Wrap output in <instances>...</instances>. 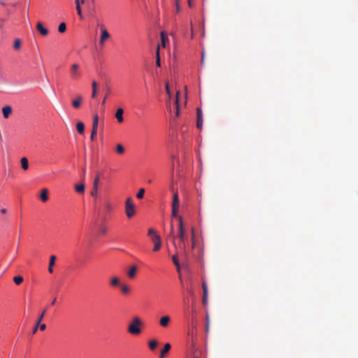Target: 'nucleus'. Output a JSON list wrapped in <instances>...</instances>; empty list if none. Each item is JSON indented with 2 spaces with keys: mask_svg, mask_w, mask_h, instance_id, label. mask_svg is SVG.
Here are the masks:
<instances>
[{
  "mask_svg": "<svg viewBox=\"0 0 358 358\" xmlns=\"http://www.w3.org/2000/svg\"><path fill=\"white\" fill-rule=\"evenodd\" d=\"M13 280L16 285H20L23 282V278L21 275H17L13 278Z\"/></svg>",
  "mask_w": 358,
  "mask_h": 358,
  "instance_id": "c756f323",
  "label": "nucleus"
},
{
  "mask_svg": "<svg viewBox=\"0 0 358 358\" xmlns=\"http://www.w3.org/2000/svg\"><path fill=\"white\" fill-rule=\"evenodd\" d=\"M97 86L98 84L95 80H93L92 82V98H95L97 93Z\"/></svg>",
  "mask_w": 358,
  "mask_h": 358,
  "instance_id": "a211bd4d",
  "label": "nucleus"
},
{
  "mask_svg": "<svg viewBox=\"0 0 358 358\" xmlns=\"http://www.w3.org/2000/svg\"><path fill=\"white\" fill-rule=\"evenodd\" d=\"M175 266L176 267V270H177L178 273H180L181 272L180 264H178V265H175Z\"/></svg>",
  "mask_w": 358,
  "mask_h": 358,
  "instance_id": "8fccbe9b",
  "label": "nucleus"
},
{
  "mask_svg": "<svg viewBox=\"0 0 358 358\" xmlns=\"http://www.w3.org/2000/svg\"><path fill=\"white\" fill-rule=\"evenodd\" d=\"M202 124H203V119H201V120H197L196 127L198 129H201L202 128Z\"/></svg>",
  "mask_w": 358,
  "mask_h": 358,
  "instance_id": "c03bdc74",
  "label": "nucleus"
},
{
  "mask_svg": "<svg viewBox=\"0 0 358 358\" xmlns=\"http://www.w3.org/2000/svg\"><path fill=\"white\" fill-rule=\"evenodd\" d=\"M191 234L192 249L194 250L196 247V234L194 227L192 228Z\"/></svg>",
  "mask_w": 358,
  "mask_h": 358,
  "instance_id": "dca6fc26",
  "label": "nucleus"
},
{
  "mask_svg": "<svg viewBox=\"0 0 358 358\" xmlns=\"http://www.w3.org/2000/svg\"><path fill=\"white\" fill-rule=\"evenodd\" d=\"M120 280L117 277H114L111 279L110 283L113 286H116L119 284Z\"/></svg>",
  "mask_w": 358,
  "mask_h": 358,
  "instance_id": "e433bc0d",
  "label": "nucleus"
},
{
  "mask_svg": "<svg viewBox=\"0 0 358 358\" xmlns=\"http://www.w3.org/2000/svg\"><path fill=\"white\" fill-rule=\"evenodd\" d=\"M98 125H99V115L98 114H95L93 117V122H92V129H98Z\"/></svg>",
  "mask_w": 358,
  "mask_h": 358,
  "instance_id": "aec40b11",
  "label": "nucleus"
},
{
  "mask_svg": "<svg viewBox=\"0 0 358 358\" xmlns=\"http://www.w3.org/2000/svg\"><path fill=\"white\" fill-rule=\"evenodd\" d=\"M40 198L43 201V202H45L48 200V189H43L41 193V195H40Z\"/></svg>",
  "mask_w": 358,
  "mask_h": 358,
  "instance_id": "412c9836",
  "label": "nucleus"
},
{
  "mask_svg": "<svg viewBox=\"0 0 358 358\" xmlns=\"http://www.w3.org/2000/svg\"><path fill=\"white\" fill-rule=\"evenodd\" d=\"M76 191L78 193H83L85 191V185L84 183H81L79 185H76L75 187Z\"/></svg>",
  "mask_w": 358,
  "mask_h": 358,
  "instance_id": "b1692460",
  "label": "nucleus"
},
{
  "mask_svg": "<svg viewBox=\"0 0 358 358\" xmlns=\"http://www.w3.org/2000/svg\"><path fill=\"white\" fill-rule=\"evenodd\" d=\"M3 27V23L2 22V23L0 24V28L2 29Z\"/></svg>",
  "mask_w": 358,
  "mask_h": 358,
  "instance_id": "13d9d810",
  "label": "nucleus"
},
{
  "mask_svg": "<svg viewBox=\"0 0 358 358\" xmlns=\"http://www.w3.org/2000/svg\"><path fill=\"white\" fill-rule=\"evenodd\" d=\"M55 260H56V256H55V255L50 256V261H49V266H48V271L50 273H52L53 272L52 267L55 264Z\"/></svg>",
  "mask_w": 358,
  "mask_h": 358,
  "instance_id": "2eb2a0df",
  "label": "nucleus"
},
{
  "mask_svg": "<svg viewBox=\"0 0 358 358\" xmlns=\"http://www.w3.org/2000/svg\"><path fill=\"white\" fill-rule=\"evenodd\" d=\"M36 29L42 36H46L48 34V29L40 22L36 24Z\"/></svg>",
  "mask_w": 358,
  "mask_h": 358,
  "instance_id": "1a4fd4ad",
  "label": "nucleus"
},
{
  "mask_svg": "<svg viewBox=\"0 0 358 358\" xmlns=\"http://www.w3.org/2000/svg\"><path fill=\"white\" fill-rule=\"evenodd\" d=\"M202 117V111L201 108H197V120H201Z\"/></svg>",
  "mask_w": 358,
  "mask_h": 358,
  "instance_id": "79ce46f5",
  "label": "nucleus"
},
{
  "mask_svg": "<svg viewBox=\"0 0 358 358\" xmlns=\"http://www.w3.org/2000/svg\"><path fill=\"white\" fill-rule=\"evenodd\" d=\"M188 4L189 7H192L191 0H188Z\"/></svg>",
  "mask_w": 358,
  "mask_h": 358,
  "instance_id": "6e6d98bb",
  "label": "nucleus"
},
{
  "mask_svg": "<svg viewBox=\"0 0 358 358\" xmlns=\"http://www.w3.org/2000/svg\"><path fill=\"white\" fill-rule=\"evenodd\" d=\"M159 48H160V45H158L157 48V52H156V55H157L156 64L159 67L161 66L160 57H159Z\"/></svg>",
  "mask_w": 358,
  "mask_h": 358,
  "instance_id": "bb28decb",
  "label": "nucleus"
},
{
  "mask_svg": "<svg viewBox=\"0 0 358 358\" xmlns=\"http://www.w3.org/2000/svg\"><path fill=\"white\" fill-rule=\"evenodd\" d=\"M173 225H171V235H173Z\"/></svg>",
  "mask_w": 358,
  "mask_h": 358,
  "instance_id": "5fc2aeb1",
  "label": "nucleus"
},
{
  "mask_svg": "<svg viewBox=\"0 0 358 358\" xmlns=\"http://www.w3.org/2000/svg\"><path fill=\"white\" fill-rule=\"evenodd\" d=\"M76 3L77 13L80 15V17L82 18L83 15H82V11H81V8H80V1L78 0H76Z\"/></svg>",
  "mask_w": 358,
  "mask_h": 358,
  "instance_id": "cd10ccee",
  "label": "nucleus"
},
{
  "mask_svg": "<svg viewBox=\"0 0 358 358\" xmlns=\"http://www.w3.org/2000/svg\"><path fill=\"white\" fill-rule=\"evenodd\" d=\"M145 189L143 188H141L139 189L138 192L136 194V197L139 199H142L144 196Z\"/></svg>",
  "mask_w": 358,
  "mask_h": 358,
  "instance_id": "c9c22d12",
  "label": "nucleus"
},
{
  "mask_svg": "<svg viewBox=\"0 0 358 358\" xmlns=\"http://www.w3.org/2000/svg\"><path fill=\"white\" fill-rule=\"evenodd\" d=\"M171 346V344L170 343H166L164 346V348L162 349V350L161 351V354H160V358H164V357L166 356V353H168V352L170 350Z\"/></svg>",
  "mask_w": 358,
  "mask_h": 358,
  "instance_id": "4468645a",
  "label": "nucleus"
},
{
  "mask_svg": "<svg viewBox=\"0 0 358 358\" xmlns=\"http://www.w3.org/2000/svg\"><path fill=\"white\" fill-rule=\"evenodd\" d=\"M20 163L23 170L26 171L29 169V162L26 157H22L20 160Z\"/></svg>",
  "mask_w": 358,
  "mask_h": 358,
  "instance_id": "6ab92c4d",
  "label": "nucleus"
},
{
  "mask_svg": "<svg viewBox=\"0 0 358 358\" xmlns=\"http://www.w3.org/2000/svg\"><path fill=\"white\" fill-rule=\"evenodd\" d=\"M136 271H137V266L136 265H132L127 272L128 277L129 278H134L136 276Z\"/></svg>",
  "mask_w": 358,
  "mask_h": 358,
  "instance_id": "9b49d317",
  "label": "nucleus"
},
{
  "mask_svg": "<svg viewBox=\"0 0 358 358\" xmlns=\"http://www.w3.org/2000/svg\"><path fill=\"white\" fill-rule=\"evenodd\" d=\"M3 115L5 118H8L12 113V108L10 106H6L2 108Z\"/></svg>",
  "mask_w": 358,
  "mask_h": 358,
  "instance_id": "ddd939ff",
  "label": "nucleus"
},
{
  "mask_svg": "<svg viewBox=\"0 0 358 358\" xmlns=\"http://www.w3.org/2000/svg\"><path fill=\"white\" fill-rule=\"evenodd\" d=\"M39 329L41 330V331H43L46 328V325L45 324H39V326H38Z\"/></svg>",
  "mask_w": 358,
  "mask_h": 358,
  "instance_id": "de8ad7c7",
  "label": "nucleus"
},
{
  "mask_svg": "<svg viewBox=\"0 0 358 358\" xmlns=\"http://www.w3.org/2000/svg\"><path fill=\"white\" fill-rule=\"evenodd\" d=\"M169 321L170 317L169 316H163L162 317H161L159 323L162 327H165L168 326Z\"/></svg>",
  "mask_w": 358,
  "mask_h": 358,
  "instance_id": "f3484780",
  "label": "nucleus"
},
{
  "mask_svg": "<svg viewBox=\"0 0 358 358\" xmlns=\"http://www.w3.org/2000/svg\"><path fill=\"white\" fill-rule=\"evenodd\" d=\"M158 345V342L156 340H152L149 342V348L151 350H154Z\"/></svg>",
  "mask_w": 358,
  "mask_h": 358,
  "instance_id": "a878e982",
  "label": "nucleus"
},
{
  "mask_svg": "<svg viewBox=\"0 0 358 358\" xmlns=\"http://www.w3.org/2000/svg\"><path fill=\"white\" fill-rule=\"evenodd\" d=\"M79 65L78 64H73L71 66V76L73 80H78L80 76L78 71Z\"/></svg>",
  "mask_w": 358,
  "mask_h": 358,
  "instance_id": "0eeeda50",
  "label": "nucleus"
},
{
  "mask_svg": "<svg viewBox=\"0 0 358 358\" xmlns=\"http://www.w3.org/2000/svg\"><path fill=\"white\" fill-rule=\"evenodd\" d=\"M100 27H101V37H100V40H99V43L101 45H103L105 41L109 38L110 34L108 32V31L104 25H101Z\"/></svg>",
  "mask_w": 358,
  "mask_h": 358,
  "instance_id": "423d86ee",
  "label": "nucleus"
},
{
  "mask_svg": "<svg viewBox=\"0 0 358 358\" xmlns=\"http://www.w3.org/2000/svg\"><path fill=\"white\" fill-rule=\"evenodd\" d=\"M202 289H203V303H206L207 302V298H208V286L205 281H203V282H202Z\"/></svg>",
  "mask_w": 358,
  "mask_h": 358,
  "instance_id": "f8f14e48",
  "label": "nucleus"
},
{
  "mask_svg": "<svg viewBox=\"0 0 358 358\" xmlns=\"http://www.w3.org/2000/svg\"><path fill=\"white\" fill-rule=\"evenodd\" d=\"M99 178L100 175L99 173H97L93 182V187H95V188L99 187Z\"/></svg>",
  "mask_w": 358,
  "mask_h": 358,
  "instance_id": "2f4dec72",
  "label": "nucleus"
},
{
  "mask_svg": "<svg viewBox=\"0 0 358 358\" xmlns=\"http://www.w3.org/2000/svg\"><path fill=\"white\" fill-rule=\"evenodd\" d=\"M107 96H108V94H106V95L104 96V98H103V101H102V105H104V104H105V103H106V98H107Z\"/></svg>",
  "mask_w": 358,
  "mask_h": 358,
  "instance_id": "3c124183",
  "label": "nucleus"
},
{
  "mask_svg": "<svg viewBox=\"0 0 358 358\" xmlns=\"http://www.w3.org/2000/svg\"><path fill=\"white\" fill-rule=\"evenodd\" d=\"M191 325L192 327H196V320L194 318H192Z\"/></svg>",
  "mask_w": 358,
  "mask_h": 358,
  "instance_id": "49530a36",
  "label": "nucleus"
},
{
  "mask_svg": "<svg viewBox=\"0 0 358 358\" xmlns=\"http://www.w3.org/2000/svg\"><path fill=\"white\" fill-rule=\"evenodd\" d=\"M21 47V41L19 38H16L14 41L13 48L16 50H19Z\"/></svg>",
  "mask_w": 358,
  "mask_h": 358,
  "instance_id": "c85d7f7f",
  "label": "nucleus"
},
{
  "mask_svg": "<svg viewBox=\"0 0 358 358\" xmlns=\"http://www.w3.org/2000/svg\"><path fill=\"white\" fill-rule=\"evenodd\" d=\"M178 220H179V234H178V236H179V238L181 241V243H182L184 248L185 247V243H186V236H185V228L183 227V224H182V217L181 216H179L178 217Z\"/></svg>",
  "mask_w": 358,
  "mask_h": 358,
  "instance_id": "7ed1b4c3",
  "label": "nucleus"
},
{
  "mask_svg": "<svg viewBox=\"0 0 358 358\" xmlns=\"http://www.w3.org/2000/svg\"><path fill=\"white\" fill-rule=\"evenodd\" d=\"M76 129H77L78 132L80 134H83L84 133V130H85L84 124L81 122H78L76 124Z\"/></svg>",
  "mask_w": 358,
  "mask_h": 358,
  "instance_id": "4be33fe9",
  "label": "nucleus"
},
{
  "mask_svg": "<svg viewBox=\"0 0 358 358\" xmlns=\"http://www.w3.org/2000/svg\"><path fill=\"white\" fill-rule=\"evenodd\" d=\"M66 25L64 22H62L59 24V27H58L59 32L63 33L66 31Z\"/></svg>",
  "mask_w": 358,
  "mask_h": 358,
  "instance_id": "7c9ffc66",
  "label": "nucleus"
},
{
  "mask_svg": "<svg viewBox=\"0 0 358 358\" xmlns=\"http://www.w3.org/2000/svg\"><path fill=\"white\" fill-rule=\"evenodd\" d=\"M96 134H97V130L92 129V133H91V136H90V139L92 141H94L96 139Z\"/></svg>",
  "mask_w": 358,
  "mask_h": 358,
  "instance_id": "4c0bfd02",
  "label": "nucleus"
},
{
  "mask_svg": "<svg viewBox=\"0 0 358 358\" xmlns=\"http://www.w3.org/2000/svg\"><path fill=\"white\" fill-rule=\"evenodd\" d=\"M123 113H124V110L121 108H118L115 113V116L117 122L120 123L122 122L124 120Z\"/></svg>",
  "mask_w": 358,
  "mask_h": 358,
  "instance_id": "9d476101",
  "label": "nucleus"
},
{
  "mask_svg": "<svg viewBox=\"0 0 358 358\" xmlns=\"http://www.w3.org/2000/svg\"><path fill=\"white\" fill-rule=\"evenodd\" d=\"M1 213L2 214H4V213H6V210L5 208H3V209H1Z\"/></svg>",
  "mask_w": 358,
  "mask_h": 358,
  "instance_id": "603ef678",
  "label": "nucleus"
},
{
  "mask_svg": "<svg viewBox=\"0 0 358 358\" xmlns=\"http://www.w3.org/2000/svg\"><path fill=\"white\" fill-rule=\"evenodd\" d=\"M172 260L175 265H178V264H180L178 256L176 255L172 256Z\"/></svg>",
  "mask_w": 358,
  "mask_h": 358,
  "instance_id": "ea45409f",
  "label": "nucleus"
},
{
  "mask_svg": "<svg viewBox=\"0 0 358 358\" xmlns=\"http://www.w3.org/2000/svg\"><path fill=\"white\" fill-rule=\"evenodd\" d=\"M179 208V197L178 192H175L173 196L172 201V216L177 217V211Z\"/></svg>",
  "mask_w": 358,
  "mask_h": 358,
  "instance_id": "20e7f679",
  "label": "nucleus"
},
{
  "mask_svg": "<svg viewBox=\"0 0 358 358\" xmlns=\"http://www.w3.org/2000/svg\"><path fill=\"white\" fill-rule=\"evenodd\" d=\"M150 239L155 244L153 251H159L162 247V241L160 236L158 234H155V236H151Z\"/></svg>",
  "mask_w": 358,
  "mask_h": 358,
  "instance_id": "39448f33",
  "label": "nucleus"
},
{
  "mask_svg": "<svg viewBox=\"0 0 358 358\" xmlns=\"http://www.w3.org/2000/svg\"><path fill=\"white\" fill-rule=\"evenodd\" d=\"M116 152L118 154H122L124 152V148L121 144H118L116 146Z\"/></svg>",
  "mask_w": 358,
  "mask_h": 358,
  "instance_id": "72a5a7b5",
  "label": "nucleus"
},
{
  "mask_svg": "<svg viewBox=\"0 0 358 358\" xmlns=\"http://www.w3.org/2000/svg\"><path fill=\"white\" fill-rule=\"evenodd\" d=\"M107 231H108V229H107L106 227H105V226H101V234H106L107 233Z\"/></svg>",
  "mask_w": 358,
  "mask_h": 358,
  "instance_id": "a18cd8bd",
  "label": "nucleus"
},
{
  "mask_svg": "<svg viewBox=\"0 0 358 358\" xmlns=\"http://www.w3.org/2000/svg\"><path fill=\"white\" fill-rule=\"evenodd\" d=\"M121 290L124 294H128L129 292L130 288L127 285H121Z\"/></svg>",
  "mask_w": 358,
  "mask_h": 358,
  "instance_id": "473e14b6",
  "label": "nucleus"
},
{
  "mask_svg": "<svg viewBox=\"0 0 358 358\" xmlns=\"http://www.w3.org/2000/svg\"><path fill=\"white\" fill-rule=\"evenodd\" d=\"M43 315H41L40 317L37 320L36 322V324H35V327L32 331V334H36L38 328V326H39V324L41 323L42 319H43Z\"/></svg>",
  "mask_w": 358,
  "mask_h": 358,
  "instance_id": "393cba45",
  "label": "nucleus"
},
{
  "mask_svg": "<svg viewBox=\"0 0 358 358\" xmlns=\"http://www.w3.org/2000/svg\"><path fill=\"white\" fill-rule=\"evenodd\" d=\"M155 234H157V231L154 229L150 228L148 229V236L151 238V236H155Z\"/></svg>",
  "mask_w": 358,
  "mask_h": 358,
  "instance_id": "58836bf2",
  "label": "nucleus"
},
{
  "mask_svg": "<svg viewBox=\"0 0 358 358\" xmlns=\"http://www.w3.org/2000/svg\"><path fill=\"white\" fill-rule=\"evenodd\" d=\"M143 327V320L138 317H134L128 323L127 331L131 335H139Z\"/></svg>",
  "mask_w": 358,
  "mask_h": 358,
  "instance_id": "f257e3e1",
  "label": "nucleus"
},
{
  "mask_svg": "<svg viewBox=\"0 0 358 358\" xmlns=\"http://www.w3.org/2000/svg\"><path fill=\"white\" fill-rule=\"evenodd\" d=\"M161 39H162L161 45L164 48L166 45V43L168 41V37L166 36V34L164 31L161 32Z\"/></svg>",
  "mask_w": 358,
  "mask_h": 358,
  "instance_id": "5701e85b",
  "label": "nucleus"
},
{
  "mask_svg": "<svg viewBox=\"0 0 358 358\" xmlns=\"http://www.w3.org/2000/svg\"><path fill=\"white\" fill-rule=\"evenodd\" d=\"M135 205L131 198H128L125 203V213L128 218L132 217L135 215Z\"/></svg>",
  "mask_w": 358,
  "mask_h": 358,
  "instance_id": "f03ea898",
  "label": "nucleus"
},
{
  "mask_svg": "<svg viewBox=\"0 0 358 358\" xmlns=\"http://www.w3.org/2000/svg\"><path fill=\"white\" fill-rule=\"evenodd\" d=\"M195 358H198V357H195Z\"/></svg>",
  "mask_w": 358,
  "mask_h": 358,
  "instance_id": "bf43d9fd",
  "label": "nucleus"
},
{
  "mask_svg": "<svg viewBox=\"0 0 358 358\" xmlns=\"http://www.w3.org/2000/svg\"><path fill=\"white\" fill-rule=\"evenodd\" d=\"M98 188L99 187H93V189L91 192V196H96L97 195V192H98Z\"/></svg>",
  "mask_w": 358,
  "mask_h": 358,
  "instance_id": "a19ab883",
  "label": "nucleus"
},
{
  "mask_svg": "<svg viewBox=\"0 0 358 358\" xmlns=\"http://www.w3.org/2000/svg\"><path fill=\"white\" fill-rule=\"evenodd\" d=\"M175 238H176V236L173 235V244H175Z\"/></svg>",
  "mask_w": 358,
  "mask_h": 358,
  "instance_id": "4d7b16f0",
  "label": "nucleus"
},
{
  "mask_svg": "<svg viewBox=\"0 0 358 358\" xmlns=\"http://www.w3.org/2000/svg\"><path fill=\"white\" fill-rule=\"evenodd\" d=\"M178 94H179V92H177V97L178 96ZM178 99H176V104H177L176 115L177 117H178V116H179V114H180V113H179V107H178Z\"/></svg>",
  "mask_w": 358,
  "mask_h": 358,
  "instance_id": "37998d69",
  "label": "nucleus"
},
{
  "mask_svg": "<svg viewBox=\"0 0 358 358\" xmlns=\"http://www.w3.org/2000/svg\"><path fill=\"white\" fill-rule=\"evenodd\" d=\"M179 279L182 282V275H181V273H179Z\"/></svg>",
  "mask_w": 358,
  "mask_h": 358,
  "instance_id": "864d4df0",
  "label": "nucleus"
},
{
  "mask_svg": "<svg viewBox=\"0 0 358 358\" xmlns=\"http://www.w3.org/2000/svg\"><path fill=\"white\" fill-rule=\"evenodd\" d=\"M166 91L167 94L169 96H170V90H169V86L168 83L166 84Z\"/></svg>",
  "mask_w": 358,
  "mask_h": 358,
  "instance_id": "09e8293b",
  "label": "nucleus"
},
{
  "mask_svg": "<svg viewBox=\"0 0 358 358\" xmlns=\"http://www.w3.org/2000/svg\"><path fill=\"white\" fill-rule=\"evenodd\" d=\"M209 326H210L209 315H206V331L207 333L209 331Z\"/></svg>",
  "mask_w": 358,
  "mask_h": 358,
  "instance_id": "f704fd0d",
  "label": "nucleus"
},
{
  "mask_svg": "<svg viewBox=\"0 0 358 358\" xmlns=\"http://www.w3.org/2000/svg\"><path fill=\"white\" fill-rule=\"evenodd\" d=\"M83 101V96L80 94L77 95L76 99L72 101V106L74 108H78Z\"/></svg>",
  "mask_w": 358,
  "mask_h": 358,
  "instance_id": "6e6552de",
  "label": "nucleus"
}]
</instances>
